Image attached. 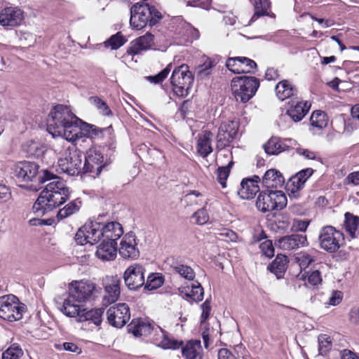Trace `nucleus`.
Wrapping results in <instances>:
<instances>
[{"instance_id":"nucleus-54","label":"nucleus","mask_w":359,"mask_h":359,"mask_svg":"<svg viewBox=\"0 0 359 359\" xmlns=\"http://www.w3.org/2000/svg\"><path fill=\"white\" fill-rule=\"evenodd\" d=\"M195 223L198 225H203L209 221V215L205 208L198 210L192 216Z\"/></svg>"},{"instance_id":"nucleus-43","label":"nucleus","mask_w":359,"mask_h":359,"mask_svg":"<svg viewBox=\"0 0 359 359\" xmlns=\"http://www.w3.org/2000/svg\"><path fill=\"white\" fill-rule=\"evenodd\" d=\"M233 164V161H231L226 166L219 167L217 170V180L222 188L226 187V181L229 175L230 169Z\"/></svg>"},{"instance_id":"nucleus-2","label":"nucleus","mask_w":359,"mask_h":359,"mask_svg":"<svg viewBox=\"0 0 359 359\" xmlns=\"http://www.w3.org/2000/svg\"><path fill=\"white\" fill-rule=\"evenodd\" d=\"M79 118L66 105L55 106L48 115L47 130L53 137H60L66 142H74L79 139Z\"/></svg>"},{"instance_id":"nucleus-30","label":"nucleus","mask_w":359,"mask_h":359,"mask_svg":"<svg viewBox=\"0 0 359 359\" xmlns=\"http://www.w3.org/2000/svg\"><path fill=\"white\" fill-rule=\"evenodd\" d=\"M102 309H94L87 311L81 308L79 314L76 317L79 318L80 322L91 321L95 325H100L102 323V316L103 314Z\"/></svg>"},{"instance_id":"nucleus-9","label":"nucleus","mask_w":359,"mask_h":359,"mask_svg":"<svg viewBox=\"0 0 359 359\" xmlns=\"http://www.w3.org/2000/svg\"><path fill=\"white\" fill-rule=\"evenodd\" d=\"M287 205V198L282 191L267 190L258 196L256 206L262 212L282 210Z\"/></svg>"},{"instance_id":"nucleus-25","label":"nucleus","mask_w":359,"mask_h":359,"mask_svg":"<svg viewBox=\"0 0 359 359\" xmlns=\"http://www.w3.org/2000/svg\"><path fill=\"white\" fill-rule=\"evenodd\" d=\"M311 104L307 102H297L290 104L287 110V114L294 122L300 121L309 112Z\"/></svg>"},{"instance_id":"nucleus-39","label":"nucleus","mask_w":359,"mask_h":359,"mask_svg":"<svg viewBox=\"0 0 359 359\" xmlns=\"http://www.w3.org/2000/svg\"><path fill=\"white\" fill-rule=\"evenodd\" d=\"M298 278L304 281L307 280L308 284L313 287H318L323 281L320 272L318 270L313 271L307 274L301 273L298 276Z\"/></svg>"},{"instance_id":"nucleus-53","label":"nucleus","mask_w":359,"mask_h":359,"mask_svg":"<svg viewBox=\"0 0 359 359\" xmlns=\"http://www.w3.org/2000/svg\"><path fill=\"white\" fill-rule=\"evenodd\" d=\"M172 63L168 64L166 67L163 69L161 72L155 76H150L148 77V80L154 83H159L162 82L168 75L172 68Z\"/></svg>"},{"instance_id":"nucleus-57","label":"nucleus","mask_w":359,"mask_h":359,"mask_svg":"<svg viewBox=\"0 0 359 359\" xmlns=\"http://www.w3.org/2000/svg\"><path fill=\"white\" fill-rule=\"evenodd\" d=\"M345 185L359 186V171L351 172L344 180Z\"/></svg>"},{"instance_id":"nucleus-6","label":"nucleus","mask_w":359,"mask_h":359,"mask_svg":"<svg viewBox=\"0 0 359 359\" xmlns=\"http://www.w3.org/2000/svg\"><path fill=\"white\" fill-rule=\"evenodd\" d=\"M231 86L236 101L245 103L255 95L259 80L253 76H236L232 79Z\"/></svg>"},{"instance_id":"nucleus-5","label":"nucleus","mask_w":359,"mask_h":359,"mask_svg":"<svg viewBox=\"0 0 359 359\" xmlns=\"http://www.w3.org/2000/svg\"><path fill=\"white\" fill-rule=\"evenodd\" d=\"M161 18V13L154 6L148 4L136 3L130 8V25L137 30L148 24L153 26Z\"/></svg>"},{"instance_id":"nucleus-40","label":"nucleus","mask_w":359,"mask_h":359,"mask_svg":"<svg viewBox=\"0 0 359 359\" xmlns=\"http://www.w3.org/2000/svg\"><path fill=\"white\" fill-rule=\"evenodd\" d=\"M163 277L160 273H151L147 280L144 281V289L148 290H154L159 288L163 284Z\"/></svg>"},{"instance_id":"nucleus-45","label":"nucleus","mask_w":359,"mask_h":359,"mask_svg":"<svg viewBox=\"0 0 359 359\" xmlns=\"http://www.w3.org/2000/svg\"><path fill=\"white\" fill-rule=\"evenodd\" d=\"M23 355L20 346L16 344L11 345L2 353V359H19Z\"/></svg>"},{"instance_id":"nucleus-48","label":"nucleus","mask_w":359,"mask_h":359,"mask_svg":"<svg viewBox=\"0 0 359 359\" xmlns=\"http://www.w3.org/2000/svg\"><path fill=\"white\" fill-rule=\"evenodd\" d=\"M213 66V62L210 58H207L202 65L197 67L196 71L198 76L201 79L205 78L210 74Z\"/></svg>"},{"instance_id":"nucleus-33","label":"nucleus","mask_w":359,"mask_h":359,"mask_svg":"<svg viewBox=\"0 0 359 359\" xmlns=\"http://www.w3.org/2000/svg\"><path fill=\"white\" fill-rule=\"evenodd\" d=\"M128 332L133 333L135 337L146 336L150 334L151 330V325L141 319H133L128 325Z\"/></svg>"},{"instance_id":"nucleus-36","label":"nucleus","mask_w":359,"mask_h":359,"mask_svg":"<svg viewBox=\"0 0 359 359\" xmlns=\"http://www.w3.org/2000/svg\"><path fill=\"white\" fill-rule=\"evenodd\" d=\"M296 175L292 177L286 184V188L290 192V197L297 198L299 197V191L304 187V182L299 180Z\"/></svg>"},{"instance_id":"nucleus-22","label":"nucleus","mask_w":359,"mask_h":359,"mask_svg":"<svg viewBox=\"0 0 359 359\" xmlns=\"http://www.w3.org/2000/svg\"><path fill=\"white\" fill-rule=\"evenodd\" d=\"M105 300L111 304L118 300L120 297L121 280L116 276L107 277L104 280Z\"/></svg>"},{"instance_id":"nucleus-7","label":"nucleus","mask_w":359,"mask_h":359,"mask_svg":"<svg viewBox=\"0 0 359 359\" xmlns=\"http://www.w3.org/2000/svg\"><path fill=\"white\" fill-rule=\"evenodd\" d=\"M26 311V305L16 296L8 294L0 297V318L3 320L8 322L20 320Z\"/></svg>"},{"instance_id":"nucleus-15","label":"nucleus","mask_w":359,"mask_h":359,"mask_svg":"<svg viewBox=\"0 0 359 359\" xmlns=\"http://www.w3.org/2000/svg\"><path fill=\"white\" fill-rule=\"evenodd\" d=\"M137 245L135 233L133 231L127 233L121 241L118 248L119 255L124 259H137L140 256Z\"/></svg>"},{"instance_id":"nucleus-13","label":"nucleus","mask_w":359,"mask_h":359,"mask_svg":"<svg viewBox=\"0 0 359 359\" xmlns=\"http://www.w3.org/2000/svg\"><path fill=\"white\" fill-rule=\"evenodd\" d=\"M144 269L138 264L128 266L124 272L123 279L129 290H136L144 285Z\"/></svg>"},{"instance_id":"nucleus-61","label":"nucleus","mask_w":359,"mask_h":359,"mask_svg":"<svg viewBox=\"0 0 359 359\" xmlns=\"http://www.w3.org/2000/svg\"><path fill=\"white\" fill-rule=\"evenodd\" d=\"M298 259L302 267H307L311 262L314 261L313 257L307 253L301 255L298 257Z\"/></svg>"},{"instance_id":"nucleus-3","label":"nucleus","mask_w":359,"mask_h":359,"mask_svg":"<svg viewBox=\"0 0 359 359\" xmlns=\"http://www.w3.org/2000/svg\"><path fill=\"white\" fill-rule=\"evenodd\" d=\"M101 290L89 280L72 281L69 285L68 294L59 309L65 316L76 317L83 304L95 298Z\"/></svg>"},{"instance_id":"nucleus-21","label":"nucleus","mask_w":359,"mask_h":359,"mask_svg":"<svg viewBox=\"0 0 359 359\" xmlns=\"http://www.w3.org/2000/svg\"><path fill=\"white\" fill-rule=\"evenodd\" d=\"M260 178L258 175H254L252 178H245L241 182V188L238 194L243 199H251L255 197L259 191L258 182Z\"/></svg>"},{"instance_id":"nucleus-59","label":"nucleus","mask_w":359,"mask_h":359,"mask_svg":"<svg viewBox=\"0 0 359 359\" xmlns=\"http://www.w3.org/2000/svg\"><path fill=\"white\" fill-rule=\"evenodd\" d=\"M296 152L306 159L314 160L316 158V153L307 149L297 148Z\"/></svg>"},{"instance_id":"nucleus-24","label":"nucleus","mask_w":359,"mask_h":359,"mask_svg":"<svg viewBox=\"0 0 359 359\" xmlns=\"http://www.w3.org/2000/svg\"><path fill=\"white\" fill-rule=\"evenodd\" d=\"M95 255L102 261H112L117 255L116 242L103 241L97 246Z\"/></svg>"},{"instance_id":"nucleus-34","label":"nucleus","mask_w":359,"mask_h":359,"mask_svg":"<svg viewBox=\"0 0 359 359\" xmlns=\"http://www.w3.org/2000/svg\"><path fill=\"white\" fill-rule=\"evenodd\" d=\"M287 258L285 255L279 254L269 266V269L274 273L278 278H281L287 269Z\"/></svg>"},{"instance_id":"nucleus-4","label":"nucleus","mask_w":359,"mask_h":359,"mask_svg":"<svg viewBox=\"0 0 359 359\" xmlns=\"http://www.w3.org/2000/svg\"><path fill=\"white\" fill-rule=\"evenodd\" d=\"M54 151L62 154L58 159L60 170L69 176L79 175L83 170L82 154L74 145L64 139H58L53 144Z\"/></svg>"},{"instance_id":"nucleus-47","label":"nucleus","mask_w":359,"mask_h":359,"mask_svg":"<svg viewBox=\"0 0 359 359\" xmlns=\"http://www.w3.org/2000/svg\"><path fill=\"white\" fill-rule=\"evenodd\" d=\"M89 102L95 105L96 108L104 116H109L111 114V111L107 105V104L98 97H90Z\"/></svg>"},{"instance_id":"nucleus-23","label":"nucleus","mask_w":359,"mask_h":359,"mask_svg":"<svg viewBox=\"0 0 359 359\" xmlns=\"http://www.w3.org/2000/svg\"><path fill=\"white\" fill-rule=\"evenodd\" d=\"M306 236L300 234H292L280 238L278 240V245L283 250H292L306 245Z\"/></svg>"},{"instance_id":"nucleus-37","label":"nucleus","mask_w":359,"mask_h":359,"mask_svg":"<svg viewBox=\"0 0 359 359\" xmlns=\"http://www.w3.org/2000/svg\"><path fill=\"white\" fill-rule=\"evenodd\" d=\"M344 226L347 232L352 238L355 237V233L359 229V217L350 212L345 214Z\"/></svg>"},{"instance_id":"nucleus-29","label":"nucleus","mask_w":359,"mask_h":359,"mask_svg":"<svg viewBox=\"0 0 359 359\" xmlns=\"http://www.w3.org/2000/svg\"><path fill=\"white\" fill-rule=\"evenodd\" d=\"M285 180L282 174L277 170H267L262 180V183L266 188H278L284 184Z\"/></svg>"},{"instance_id":"nucleus-12","label":"nucleus","mask_w":359,"mask_h":359,"mask_svg":"<svg viewBox=\"0 0 359 359\" xmlns=\"http://www.w3.org/2000/svg\"><path fill=\"white\" fill-rule=\"evenodd\" d=\"M107 321L117 328L123 327L130 318V309L125 304H118L111 306L107 311Z\"/></svg>"},{"instance_id":"nucleus-50","label":"nucleus","mask_w":359,"mask_h":359,"mask_svg":"<svg viewBox=\"0 0 359 359\" xmlns=\"http://www.w3.org/2000/svg\"><path fill=\"white\" fill-rule=\"evenodd\" d=\"M201 196V194L200 192L197 191H191L184 196V201L186 203L187 205L189 206L201 205L202 199L198 198Z\"/></svg>"},{"instance_id":"nucleus-17","label":"nucleus","mask_w":359,"mask_h":359,"mask_svg":"<svg viewBox=\"0 0 359 359\" xmlns=\"http://www.w3.org/2000/svg\"><path fill=\"white\" fill-rule=\"evenodd\" d=\"M104 160L103 155L100 151L96 149H89L85 157V163L83 165L84 172L95 173L98 176L104 166L102 164Z\"/></svg>"},{"instance_id":"nucleus-8","label":"nucleus","mask_w":359,"mask_h":359,"mask_svg":"<svg viewBox=\"0 0 359 359\" xmlns=\"http://www.w3.org/2000/svg\"><path fill=\"white\" fill-rule=\"evenodd\" d=\"M194 82V76L187 65L175 67L170 77L174 93L179 97H185L189 93Z\"/></svg>"},{"instance_id":"nucleus-51","label":"nucleus","mask_w":359,"mask_h":359,"mask_svg":"<svg viewBox=\"0 0 359 359\" xmlns=\"http://www.w3.org/2000/svg\"><path fill=\"white\" fill-rule=\"evenodd\" d=\"M243 57H229L226 62V67L232 72L236 74H241V61Z\"/></svg>"},{"instance_id":"nucleus-11","label":"nucleus","mask_w":359,"mask_h":359,"mask_svg":"<svg viewBox=\"0 0 359 359\" xmlns=\"http://www.w3.org/2000/svg\"><path fill=\"white\" fill-rule=\"evenodd\" d=\"M104 223L97 221L87 222L81 227L75 236V240L79 245L97 243L103 236Z\"/></svg>"},{"instance_id":"nucleus-28","label":"nucleus","mask_w":359,"mask_h":359,"mask_svg":"<svg viewBox=\"0 0 359 359\" xmlns=\"http://www.w3.org/2000/svg\"><path fill=\"white\" fill-rule=\"evenodd\" d=\"M103 236L104 240L106 241H114L116 242V240L123 233V230L121 224L117 222H111L107 224H104L103 228Z\"/></svg>"},{"instance_id":"nucleus-32","label":"nucleus","mask_w":359,"mask_h":359,"mask_svg":"<svg viewBox=\"0 0 359 359\" xmlns=\"http://www.w3.org/2000/svg\"><path fill=\"white\" fill-rule=\"evenodd\" d=\"M263 148L269 155H278L288 150L290 147L286 145L279 137H272L263 145Z\"/></svg>"},{"instance_id":"nucleus-52","label":"nucleus","mask_w":359,"mask_h":359,"mask_svg":"<svg viewBox=\"0 0 359 359\" xmlns=\"http://www.w3.org/2000/svg\"><path fill=\"white\" fill-rule=\"evenodd\" d=\"M203 288L199 283L191 286V291L187 295L194 299L195 302H201L203 299Z\"/></svg>"},{"instance_id":"nucleus-20","label":"nucleus","mask_w":359,"mask_h":359,"mask_svg":"<svg viewBox=\"0 0 359 359\" xmlns=\"http://www.w3.org/2000/svg\"><path fill=\"white\" fill-rule=\"evenodd\" d=\"M154 343L158 347L163 349H173L176 350L180 348L183 344L182 341L175 339L166 331L161 327L158 330L156 331V334L153 337Z\"/></svg>"},{"instance_id":"nucleus-41","label":"nucleus","mask_w":359,"mask_h":359,"mask_svg":"<svg viewBox=\"0 0 359 359\" xmlns=\"http://www.w3.org/2000/svg\"><path fill=\"white\" fill-rule=\"evenodd\" d=\"M126 42V39L121 32L112 35L109 39L104 42L106 48H110L111 50H116L121 47Z\"/></svg>"},{"instance_id":"nucleus-27","label":"nucleus","mask_w":359,"mask_h":359,"mask_svg":"<svg viewBox=\"0 0 359 359\" xmlns=\"http://www.w3.org/2000/svg\"><path fill=\"white\" fill-rule=\"evenodd\" d=\"M180 348L184 359H203V349L200 340H190Z\"/></svg>"},{"instance_id":"nucleus-26","label":"nucleus","mask_w":359,"mask_h":359,"mask_svg":"<svg viewBox=\"0 0 359 359\" xmlns=\"http://www.w3.org/2000/svg\"><path fill=\"white\" fill-rule=\"evenodd\" d=\"M275 91L278 99L281 101L296 96L298 93L297 88L285 79L276 84Z\"/></svg>"},{"instance_id":"nucleus-31","label":"nucleus","mask_w":359,"mask_h":359,"mask_svg":"<svg viewBox=\"0 0 359 359\" xmlns=\"http://www.w3.org/2000/svg\"><path fill=\"white\" fill-rule=\"evenodd\" d=\"M213 134L208 130H205L198 137L197 144V151L203 157L208 156L212 151V139Z\"/></svg>"},{"instance_id":"nucleus-63","label":"nucleus","mask_w":359,"mask_h":359,"mask_svg":"<svg viewBox=\"0 0 359 359\" xmlns=\"http://www.w3.org/2000/svg\"><path fill=\"white\" fill-rule=\"evenodd\" d=\"M217 356L218 359H236L235 356L227 348L219 349Z\"/></svg>"},{"instance_id":"nucleus-60","label":"nucleus","mask_w":359,"mask_h":359,"mask_svg":"<svg viewBox=\"0 0 359 359\" xmlns=\"http://www.w3.org/2000/svg\"><path fill=\"white\" fill-rule=\"evenodd\" d=\"M201 309L203 311L201 316V323H204L208 318L211 310L210 302L208 299L202 304Z\"/></svg>"},{"instance_id":"nucleus-64","label":"nucleus","mask_w":359,"mask_h":359,"mask_svg":"<svg viewBox=\"0 0 359 359\" xmlns=\"http://www.w3.org/2000/svg\"><path fill=\"white\" fill-rule=\"evenodd\" d=\"M341 359H359V356L350 350L345 349L341 351Z\"/></svg>"},{"instance_id":"nucleus-55","label":"nucleus","mask_w":359,"mask_h":359,"mask_svg":"<svg viewBox=\"0 0 359 359\" xmlns=\"http://www.w3.org/2000/svg\"><path fill=\"white\" fill-rule=\"evenodd\" d=\"M241 73H252L253 70L257 68L256 62L248 57H243L241 61Z\"/></svg>"},{"instance_id":"nucleus-35","label":"nucleus","mask_w":359,"mask_h":359,"mask_svg":"<svg viewBox=\"0 0 359 359\" xmlns=\"http://www.w3.org/2000/svg\"><path fill=\"white\" fill-rule=\"evenodd\" d=\"M255 7V13L250 19V22L255 21L261 16L267 15L271 6L270 0H252Z\"/></svg>"},{"instance_id":"nucleus-14","label":"nucleus","mask_w":359,"mask_h":359,"mask_svg":"<svg viewBox=\"0 0 359 359\" xmlns=\"http://www.w3.org/2000/svg\"><path fill=\"white\" fill-rule=\"evenodd\" d=\"M238 129L237 121H231L222 123L219 128L217 135V147L223 149L229 145L230 142L236 137Z\"/></svg>"},{"instance_id":"nucleus-42","label":"nucleus","mask_w":359,"mask_h":359,"mask_svg":"<svg viewBox=\"0 0 359 359\" xmlns=\"http://www.w3.org/2000/svg\"><path fill=\"white\" fill-rule=\"evenodd\" d=\"M318 351L322 355L327 354L332 347L331 337L327 334H320L318 337Z\"/></svg>"},{"instance_id":"nucleus-16","label":"nucleus","mask_w":359,"mask_h":359,"mask_svg":"<svg viewBox=\"0 0 359 359\" xmlns=\"http://www.w3.org/2000/svg\"><path fill=\"white\" fill-rule=\"evenodd\" d=\"M39 166L37 163L30 161L20 162L13 169L15 177L20 182H31L36 177Z\"/></svg>"},{"instance_id":"nucleus-18","label":"nucleus","mask_w":359,"mask_h":359,"mask_svg":"<svg viewBox=\"0 0 359 359\" xmlns=\"http://www.w3.org/2000/svg\"><path fill=\"white\" fill-rule=\"evenodd\" d=\"M23 19V12L18 7L9 6L0 11V25L3 27L18 26Z\"/></svg>"},{"instance_id":"nucleus-10","label":"nucleus","mask_w":359,"mask_h":359,"mask_svg":"<svg viewBox=\"0 0 359 359\" xmlns=\"http://www.w3.org/2000/svg\"><path fill=\"white\" fill-rule=\"evenodd\" d=\"M320 247L329 252H337L344 241V234L332 226L323 227L319 233Z\"/></svg>"},{"instance_id":"nucleus-19","label":"nucleus","mask_w":359,"mask_h":359,"mask_svg":"<svg viewBox=\"0 0 359 359\" xmlns=\"http://www.w3.org/2000/svg\"><path fill=\"white\" fill-rule=\"evenodd\" d=\"M154 45V36L151 33L147 32L130 42L127 49V53L131 55H137L152 48Z\"/></svg>"},{"instance_id":"nucleus-1","label":"nucleus","mask_w":359,"mask_h":359,"mask_svg":"<svg viewBox=\"0 0 359 359\" xmlns=\"http://www.w3.org/2000/svg\"><path fill=\"white\" fill-rule=\"evenodd\" d=\"M38 181L41 184L47 183L33 205V210L38 215L42 216L53 210L69 198V189L65 182L48 170L42 171Z\"/></svg>"},{"instance_id":"nucleus-46","label":"nucleus","mask_w":359,"mask_h":359,"mask_svg":"<svg viewBox=\"0 0 359 359\" xmlns=\"http://www.w3.org/2000/svg\"><path fill=\"white\" fill-rule=\"evenodd\" d=\"M79 207L75 201H72L60 209L57 213L58 219H65L79 211Z\"/></svg>"},{"instance_id":"nucleus-58","label":"nucleus","mask_w":359,"mask_h":359,"mask_svg":"<svg viewBox=\"0 0 359 359\" xmlns=\"http://www.w3.org/2000/svg\"><path fill=\"white\" fill-rule=\"evenodd\" d=\"M343 294L341 291L334 290L329 298L328 304L331 306L338 305L342 300Z\"/></svg>"},{"instance_id":"nucleus-49","label":"nucleus","mask_w":359,"mask_h":359,"mask_svg":"<svg viewBox=\"0 0 359 359\" xmlns=\"http://www.w3.org/2000/svg\"><path fill=\"white\" fill-rule=\"evenodd\" d=\"M81 130L86 133V135L91 138L97 137L102 133V130L97 126L84 123H83L81 128H80L79 138L81 137Z\"/></svg>"},{"instance_id":"nucleus-44","label":"nucleus","mask_w":359,"mask_h":359,"mask_svg":"<svg viewBox=\"0 0 359 359\" xmlns=\"http://www.w3.org/2000/svg\"><path fill=\"white\" fill-rule=\"evenodd\" d=\"M173 271L181 277L189 280H192L195 278V273L194 270L187 265L177 264L173 266Z\"/></svg>"},{"instance_id":"nucleus-62","label":"nucleus","mask_w":359,"mask_h":359,"mask_svg":"<svg viewBox=\"0 0 359 359\" xmlns=\"http://www.w3.org/2000/svg\"><path fill=\"white\" fill-rule=\"evenodd\" d=\"M313 170L312 168H306L298 172L296 175L300 178L303 182H306V180L312 175Z\"/></svg>"},{"instance_id":"nucleus-56","label":"nucleus","mask_w":359,"mask_h":359,"mask_svg":"<svg viewBox=\"0 0 359 359\" xmlns=\"http://www.w3.org/2000/svg\"><path fill=\"white\" fill-rule=\"evenodd\" d=\"M259 248L266 257L271 258L274 255V248L272 244V241L266 240L260 243Z\"/></svg>"},{"instance_id":"nucleus-38","label":"nucleus","mask_w":359,"mask_h":359,"mask_svg":"<svg viewBox=\"0 0 359 359\" xmlns=\"http://www.w3.org/2000/svg\"><path fill=\"white\" fill-rule=\"evenodd\" d=\"M310 121L312 127L321 130L327 126L328 118L325 112L315 111L311 116Z\"/></svg>"}]
</instances>
